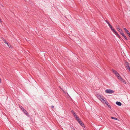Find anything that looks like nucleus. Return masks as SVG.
Returning <instances> with one entry per match:
<instances>
[{
  "instance_id": "14",
  "label": "nucleus",
  "mask_w": 130,
  "mask_h": 130,
  "mask_svg": "<svg viewBox=\"0 0 130 130\" xmlns=\"http://www.w3.org/2000/svg\"><path fill=\"white\" fill-rule=\"evenodd\" d=\"M111 118L112 119H115V120H118V119L117 118H115V117H111Z\"/></svg>"
},
{
  "instance_id": "1",
  "label": "nucleus",
  "mask_w": 130,
  "mask_h": 130,
  "mask_svg": "<svg viewBox=\"0 0 130 130\" xmlns=\"http://www.w3.org/2000/svg\"><path fill=\"white\" fill-rule=\"evenodd\" d=\"M112 71L119 79L124 84H126L125 81L122 78L119 73L116 71L112 69Z\"/></svg>"
},
{
  "instance_id": "15",
  "label": "nucleus",
  "mask_w": 130,
  "mask_h": 130,
  "mask_svg": "<svg viewBox=\"0 0 130 130\" xmlns=\"http://www.w3.org/2000/svg\"><path fill=\"white\" fill-rule=\"evenodd\" d=\"M104 103L107 106H108V105H109V104H108V102L106 100H105V101Z\"/></svg>"
},
{
  "instance_id": "22",
  "label": "nucleus",
  "mask_w": 130,
  "mask_h": 130,
  "mask_svg": "<svg viewBox=\"0 0 130 130\" xmlns=\"http://www.w3.org/2000/svg\"><path fill=\"white\" fill-rule=\"evenodd\" d=\"M128 35V36H129V37H130V33H129V34H127Z\"/></svg>"
},
{
  "instance_id": "10",
  "label": "nucleus",
  "mask_w": 130,
  "mask_h": 130,
  "mask_svg": "<svg viewBox=\"0 0 130 130\" xmlns=\"http://www.w3.org/2000/svg\"><path fill=\"white\" fill-rule=\"evenodd\" d=\"M77 120V121L80 124V122H82L80 120V119H79V117H78L77 116V118H75Z\"/></svg>"
},
{
  "instance_id": "2",
  "label": "nucleus",
  "mask_w": 130,
  "mask_h": 130,
  "mask_svg": "<svg viewBox=\"0 0 130 130\" xmlns=\"http://www.w3.org/2000/svg\"><path fill=\"white\" fill-rule=\"evenodd\" d=\"M112 71L119 79L124 84H126L125 81L122 78L119 73L116 71L112 69Z\"/></svg>"
},
{
  "instance_id": "11",
  "label": "nucleus",
  "mask_w": 130,
  "mask_h": 130,
  "mask_svg": "<svg viewBox=\"0 0 130 130\" xmlns=\"http://www.w3.org/2000/svg\"><path fill=\"white\" fill-rule=\"evenodd\" d=\"M80 124L84 128L85 127V126L82 122H80Z\"/></svg>"
},
{
  "instance_id": "21",
  "label": "nucleus",
  "mask_w": 130,
  "mask_h": 130,
  "mask_svg": "<svg viewBox=\"0 0 130 130\" xmlns=\"http://www.w3.org/2000/svg\"><path fill=\"white\" fill-rule=\"evenodd\" d=\"M109 108H111V107H110V106L109 105H108V106H107Z\"/></svg>"
},
{
  "instance_id": "6",
  "label": "nucleus",
  "mask_w": 130,
  "mask_h": 130,
  "mask_svg": "<svg viewBox=\"0 0 130 130\" xmlns=\"http://www.w3.org/2000/svg\"><path fill=\"white\" fill-rule=\"evenodd\" d=\"M117 29L118 30V31L121 34V33L123 32V31L120 29V27L119 26H118L117 27Z\"/></svg>"
},
{
  "instance_id": "25",
  "label": "nucleus",
  "mask_w": 130,
  "mask_h": 130,
  "mask_svg": "<svg viewBox=\"0 0 130 130\" xmlns=\"http://www.w3.org/2000/svg\"><path fill=\"white\" fill-rule=\"evenodd\" d=\"M73 130H75V129H74Z\"/></svg>"
},
{
  "instance_id": "18",
  "label": "nucleus",
  "mask_w": 130,
  "mask_h": 130,
  "mask_svg": "<svg viewBox=\"0 0 130 130\" xmlns=\"http://www.w3.org/2000/svg\"><path fill=\"white\" fill-rule=\"evenodd\" d=\"M21 109L23 111L25 109H24V108H23L22 107V106H21Z\"/></svg>"
},
{
  "instance_id": "23",
  "label": "nucleus",
  "mask_w": 130,
  "mask_h": 130,
  "mask_svg": "<svg viewBox=\"0 0 130 130\" xmlns=\"http://www.w3.org/2000/svg\"><path fill=\"white\" fill-rule=\"evenodd\" d=\"M52 108H54V106H52Z\"/></svg>"
},
{
  "instance_id": "7",
  "label": "nucleus",
  "mask_w": 130,
  "mask_h": 130,
  "mask_svg": "<svg viewBox=\"0 0 130 130\" xmlns=\"http://www.w3.org/2000/svg\"><path fill=\"white\" fill-rule=\"evenodd\" d=\"M127 69H129V71H130V67L129 66V64L127 62L125 63Z\"/></svg>"
},
{
  "instance_id": "20",
  "label": "nucleus",
  "mask_w": 130,
  "mask_h": 130,
  "mask_svg": "<svg viewBox=\"0 0 130 130\" xmlns=\"http://www.w3.org/2000/svg\"><path fill=\"white\" fill-rule=\"evenodd\" d=\"M116 35L119 38H120V36H119V35L118 34V35Z\"/></svg>"
},
{
  "instance_id": "9",
  "label": "nucleus",
  "mask_w": 130,
  "mask_h": 130,
  "mask_svg": "<svg viewBox=\"0 0 130 130\" xmlns=\"http://www.w3.org/2000/svg\"><path fill=\"white\" fill-rule=\"evenodd\" d=\"M116 104L119 106H121L122 105L121 103L120 102H116Z\"/></svg>"
},
{
  "instance_id": "12",
  "label": "nucleus",
  "mask_w": 130,
  "mask_h": 130,
  "mask_svg": "<svg viewBox=\"0 0 130 130\" xmlns=\"http://www.w3.org/2000/svg\"><path fill=\"white\" fill-rule=\"evenodd\" d=\"M24 113L26 115H27L28 114V113L25 110H24L23 111Z\"/></svg>"
},
{
  "instance_id": "5",
  "label": "nucleus",
  "mask_w": 130,
  "mask_h": 130,
  "mask_svg": "<svg viewBox=\"0 0 130 130\" xmlns=\"http://www.w3.org/2000/svg\"><path fill=\"white\" fill-rule=\"evenodd\" d=\"M105 92L106 93L108 94H112L114 92V91L111 89H106Z\"/></svg>"
},
{
  "instance_id": "4",
  "label": "nucleus",
  "mask_w": 130,
  "mask_h": 130,
  "mask_svg": "<svg viewBox=\"0 0 130 130\" xmlns=\"http://www.w3.org/2000/svg\"><path fill=\"white\" fill-rule=\"evenodd\" d=\"M106 22L108 24L109 26L110 27V28L111 29V30L116 35H118V33L112 27V26L107 21H106Z\"/></svg>"
},
{
  "instance_id": "3",
  "label": "nucleus",
  "mask_w": 130,
  "mask_h": 130,
  "mask_svg": "<svg viewBox=\"0 0 130 130\" xmlns=\"http://www.w3.org/2000/svg\"><path fill=\"white\" fill-rule=\"evenodd\" d=\"M96 96L98 99H99L102 103H104L106 99L103 96L100 94H97Z\"/></svg>"
},
{
  "instance_id": "24",
  "label": "nucleus",
  "mask_w": 130,
  "mask_h": 130,
  "mask_svg": "<svg viewBox=\"0 0 130 130\" xmlns=\"http://www.w3.org/2000/svg\"><path fill=\"white\" fill-rule=\"evenodd\" d=\"M1 22V20L0 19V22Z\"/></svg>"
},
{
  "instance_id": "26",
  "label": "nucleus",
  "mask_w": 130,
  "mask_h": 130,
  "mask_svg": "<svg viewBox=\"0 0 130 130\" xmlns=\"http://www.w3.org/2000/svg\"><path fill=\"white\" fill-rule=\"evenodd\" d=\"M61 89H62V88H61Z\"/></svg>"
},
{
  "instance_id": "17",
  "label": "nucleus",
  "mask_w": 130,
  "mask_h": 130,
  "mask_svg": "<svg viewBox=\"0 0 130 130\" xmlns=\"http://www.w3.org/2000/svg\"><path fill=\"white\" fill-rule=\"evenodd\" d=\"M123 37L126 40H127L128 39L126 37V36H125V35Z\"/></svg>"
},
{
  "instance_id": "13",
  "label": "nucleus",
  "mask_w": 130,
  "mask_h": 130,
  "mask_svg": "<svg viewBox=\"0 0 130 130\" xmlns=\"http://www.w3.org/2000/svg\"><path fill=\"white\" fill-rule=\"evenodd\" d=\"M3 41H4V42L6 43V44H7L9 46V45L8 44V42H7L6 40H5L4 39V40H3Z\"/></svg>"
},
{
  "instance_id": "16",
  "label": "nucleus",
  "mask_w": 130,
  "mask_h": 130,
  "mask_svg": "<svg viewBox=\"0 0 130 130\" xmlns=\"http://www.w3.org/2000/svg\"><path fill=\"white\" fill-rule=\"evenodd\" d=\"M124 29L125 31L127 32V34H129V32L125 28H124Z\"/></svg>"
},
{
  "instance_id": "19",
  "label": "nucleus",
  "mask_w": 130,
  "mask_h": 130,
  "mask_svg": "<svg viewBox=\"0 0 130 130\" xmlns=\"http://www.w3.org/2000/svg\"><path fill=\"white\" fill-rule=\"evenodd\" d=\"M121 34H122V35L124 37L125 35L123 33V32L122 33H121Z\"/></svg>"
},
{
  "instance_id": "8",
  "label": "nucleus",
  "mask_w": 130,
  "mask_h": 130,
  "mask_svg": "<svg viewBox=\"0 0 130 130\" xmlns=\"http://www.w3.org/2000/svg\"><path fill=\"white\" fill-rule=\"evenodd\" d=\"M72 113L73 114V115L74 116L75 118H77V116L75 114L73 110H72L71 111Z\"/></svg>"
}]
</instances>
